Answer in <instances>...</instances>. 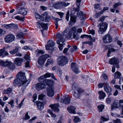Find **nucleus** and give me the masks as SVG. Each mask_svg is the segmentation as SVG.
<instances>
[{"mask_svg":"<svg viewBox=\"0 0 123 123\" xmlns=\"http://www.w3.org/2000/svg\"><path fill=\"white\" fill-rule=\"evenodd\" d=\"M25 73L20 72L17 75V78L13 81V84L16 86H23V88H25L28 86L30 83V81L27 80L25 76Z\"/></svg>","mask_w":123,"mask_h":123,"instance_id":"f257e3e1","label":"nucleus"},{"mask_svg":"<svg viewBox=\"0 0 123 123\" xmlns=\"http://www.w3.org/2000/svg\"><path fill=\"white\" fill-rule=\"evenodd\" d=\"M25 2H21L16 5L17 10L18 13L21 14L23 15H26L27 12L24 7L25 6Z\"/></svg>","mask_w":123,"mask_h":123,"instance_id":"f03ea898","label":"nucleus"},{"mask_svg":"<svg viewBox=\"0 0 123 123\" xmlns=\"http://www.w3.org/2000/svg\"><path fill=\"white\" fill-rule=\"evenodd\" d=\"M57 62L59 65L63 66L68 63V59L64 56H61L58 58Z\"/></svg>","mask_w":123,"mask_h":123,"instance_id":"7ed1b4c3","label":"nucleus"},{"mask_svg":"<svg viewBox=\"0 0 123 123\" xmlns=\"http://www.w3.org/2000/svg\"><path fill=\"white\" fill-rule=\"evenodd\" d=\"M119 103L115 102L111 105V109L113 110L114 108H117L119 106L122 109L121 115H123V100H120L119 101Z\"/></svg>","mask_w":123,"mask_h":123,"instance_id":"20e7f679","label":"nucleus"},{"mask_svg":"<svg viewBox=\"0 0 123 123\" xmlns=\"http://www.w3.org/2000/svg\"><path fill=\"white\" fill-rule=\"evenodd\" d=\"M68 32V30L66 29L63 32H62L61 34L58 33L56 35L57 37V39L60 40V42L62 43L63 45L65 44L64 43L65 41V39L63 37L67 34V33Z\"/></svg>","mask_w":123,"mask_h":123,"instance_id":"39448f33","label":"nucleus"},{"mask_svg":"<svg viewBox=\"0 0 123 123\" xmlns=\"http://www.w3.org/2000/svg\"><path fill=\"white\" fill-rule=\"evenodd\" d=\"M15 37L14 35L12 33L7 35L5 37V41L7 43H11L14 41Z\"/></svg>","mask_w":123,"mask_h":123,"instance_id":"423d86ee","label":"nucleus"},{"mask_svg":"<svg viewBox=\"0 0 123 123\" xmlns=\"http://www.w3.org/2000/svg\"><path fill=\"white\" fill-rule=\"evenodd\" d=\"M50 56L48 54L43 55L40 57L38 61V63L40 65L43 64L47 59L50 57Z\"/></svg>","mask_w":123,"mask_h":123,"instance_id":"0eeeda50","label":"nucleus"},{"mask_svg":"<svg viewBox=\"0 0 123 123\" xmlns=\"http://www.w3.org/2000/svg\"><path fill=\"white\" fill-rule=\"evenodd\" d=\"M73 89L74 90V96L75 98H78L80 97V93L84 92V90L82 89L77 88H75V89L73 88Z\"/></svg>","mask_w":123,"mask_h":123,"instance_id":"6e6552de","label":"nucleus"},{"mask_svg":"<svg viewBox=\"0 0 123 123\" xmlns=\"http://www.w3.org/2000/svg\"><path fill=\"white\" fill-rule=\"evenodd\" d=\"M69 3H66L65 2H62L56 3L53 5V7L56 9H59L62 6H68Z\"/></svg>","mask_w":123,"mask_h":123,"instance_id":"1a4fd4ad","label":"nucleus"},{"mask_svg":"<svg viewBox=\"0 0 123 123\" xmlns=\"http://www.w3.org/2000/svg\"><path fill=\"white\" fill-rule=\"evenodd\" d=\"M119 62L118 58L115 57L111 58L109 62V63L110 64L116 66V67L117 68H119V66L118 64Z\"/></svg>","mask_w":123,"mask_h":123,"instance_id":"9d476101","label":"nucleus"},{"mask_svg":"<svg viewBox=\"0 0 123 123\" xmlns=\"http://www.w3.org/2000/svg\"><path fill=\"white\" fill-rule=\"evenodd\" d=\"M39 82H43L45 85L48 86H51L53 85L54 82L52 80L44 79H40Z\"/></svg>","mask_w":123,"mask_h":123,"instance_id":"9b49d317","label":"nucleus"},{"mask_svg":"<svg viewBox=\"0 0 123 123\" xmlns=\"http://www.w3.org/2000/svg\"><path fill=\"white\" fill-rule=\"evenodd\" d=\"M50 18L48 16V13L45 12L41 16L40 20L44 22H48L50 21Z\"/></svg>","mask_w":123,"mask_h":123,"instance_id":"f8f14e48","label":"nucleus"},{"mask_svg":"<svg viewBox=\"0 0 123 123\" xmlns=\"http://www.w3.org/2000/svg\"><path fill=\"white\" fill-rule=\"evenodd\" d=\"M37 26L39 29L42 27L44 30H46L47 28L48 24H45L41 22L40 21H38L37 23Z\"/></svg>","mask_w":123,"mask_h":123,"instance_id":"ddd939ff","label":"nucleus"},{"mask_svg":"<svg viewBox=\"0 0 123 123\" xmlns=\"http://www.w3.org/2000/svg\"><path fill=\"white\" fill-rule=\"evenodd\" d=\"M112 41V38L109 34H106L103 37V41L105 43H109Z\"/></svg>","mask_w":123,"mask_h":123,"instance_id":"4468645a","label":"nucleus"},{"mask_svg":"<svg viewBox=\"0 0 123 123\" xmlns=\"http://www.w3.org/2000/svg\"><path fill=\"white\" fill-rule=\"evenodd\" d=\"M40 82L37 84L36 85V88L38 91L40 90L43 88H45L46 87L45 84L43 82Z\"/></svg>","mask_w":123,"mask_h":123,"instance_id":"2eb2a0df","label":"nucleus"},{"mask_svg":"<svg viewBox=\"0 0 123 123\" xmlns=\"http://www.w3.org/2000/svg\"><path fill=\"white\" fill-rule=\"evenodd\" d=\"M71 68L73 71L76 73L78 74L80 72L79 68L75 63L72 62L71 63Z\"/></svg>","mask_w":123,"mask_h":123,"instance_id":"dca6fc26","label":"nucleus"},{"mask_svg":"<svg viewBox=\"0 0 123 123\" xmlns=\"http://www.w3.org/2000/svg\"><path fill=\"white\" fill-rule=\"evenodd\" d=\"M23 59L21 58H16L14 61V62L16 65L18 66H20L23 62Z\"/></svg>","mask_w":123,"mask_h":123,"instance_id":"f3484780","label":"nucleus"},{"mask_svg":"<svg viewBox=\"0 0 123 123\" xmlns=\"http://www.w3.org/2000/svg\"><path fill=\"white\" fill-rule=\"evenodd\" d=\"M104 89L105 91L107 93H110L112 91V89L109 85L107 82L104 86Z\"/></svg>","mask_w":123,"mask_h":123,"instance_id":"a211bd4d","label":"nucleus"},{"mask_svg":"<svg viewBox=\"0 0 123 123\" xmlns=\"http://www.w3.org/2000/svg\"><path fill=\"white\" fill-rule=\"evenodd\" d=\"M48 44L45 45V48L47 50H49V47H52L55 45L54 42L52 40H49L48 42Z\"/></svg>","mask_w":123,"mask_h":123,"instance_id":"6ab92c4d","label":"nucleus"},{"mask_svg":"<svg viewBox=\"0 0 123 123\" xmlns=\"http://www.w3.org/2000/svg\"><path fill=\"white\" fill-rule=\"evenodd\" d=\"M47 94L49 97H52L54 95L53 88L51 87H49L47 89Z\"/></svg>","mask_w":123,"mask_h":123,"instance_id":"aec40b11","label":"nucleus"},{"mask_svg":"<svg viewBox=\"0 0 123 123\" xmlns=\"http://www.w3.org/2000/svg\"><path fill=\"white\" fill-rule=\"evenodd\" d=\"M59 105L58 104H56L54 105H50L49 107H51L55 112H58L59 111L58 107Z\"/></svg>","mask_w":123,"mask_h":123,"instance_id":"412c9836","label":"nucleus"},{"mask_svg":"<svg viewBox=\"0 0 123 123\" xmlns=\"http://www.w3.org/2000/svg\"><path fill=\"white\" fill-rule=\"evenodd\" d=\"M53 74L51 73H46L44 75H42L40 76L39 78V81L40 79H46V78L48 77H49L53 76Z\"/></svg>","mask_w":123,"mask_h":123,"instance_id":"4be33fe9","label":"nucleus"},{"mask_svg":"<svg viewBox=\"0 0 123 123\" xmlns=\"http://www.w3.org/2000/svg\"><path fill=\"white\" fill-rule=\"evenodd\" d=\"M75 107L73 106H71L67 108V110L70 113L75 114L76 112Z\"/></svg>","mask_w":123,"mask_h":123,"instance_id":"5701e85b","label":"nucleus"},{"mask_svg":"<svg viewBox=\"0 0 123 123\" xmlns=\"http://www.w3.org/2000/svg\"><path fill=\"white\" fill-rule=\"evenodd\" d=\"M7 65L6 67L9 68L11 69L12 70H14L15 68V66L14 64L13 63L9 61H8L7 63Z\"/></svg>","mask_w":123,"mask_h":123,"instance_id":"b1692460","label":"nucleus"},{"mask_svg":"<svg viewBox=\"0 0 123 123\" xmlns=\"http://www.w3.org/2000/svg\"><path fill=\"white\" fill-rule=\"evenodd\" d=\"M36 104L38 108L40 110H42L44 108V104L42 102L37 101Z\"/></svg>","mask_w":123,"mask_h":123,"instance_id":"393cba45","label":"nucleus"},{"mask_svg":"<svg viewBox=\"0 0 123 123\" xmlns=\"http://www.w3.org/2000/svg\"><path fill=\"white\" fill-rule=\"evenodd\" d=\"M5 49L4 48L0 49V56H2L3 57L9 55V53L5 51Z\"/></svg>","mask_w":123,"mask_h":123,"instance_id":"a878e982","label":"nucleus"},{"mask_svg":"<svg viewBox=\"0 0 123 123\" xmlns=\"http://www.w3.org/2000/svg\"><path fill=\"white\" fill-rule=\"evenodd\" d=\"M77 13V15L78 17H79L81 19H85L86 18L85 15L84 14L82 11H80Z\"/></svg>","mask_w":123,"mask_h":123,"instance_id":"bb28decb","label":"nucleus"},{"mask_svg":"<svg viewBox=\"0 0 123 123\" xmlns=\"http://www.w3.org/2000/svg\"><path fill=\"white\" fill-rule=\"evenodd\" d=\"M99 94V98L101 99H103L106 96V95L105 93L102 91H100L98 92Z\"/></svg>","mask_w":123,"mask_h":123,"instance_id":"cd10ccee","label":"nucleus"},{"mask_svg":"<svg viewBox=\"0 0 123 123\" xmlns=\"http://www.w3.org/2000/svg\"><path fill=\"white\" fill-rule=\"evenodd\" d=\"M8 61V60H6L5 61L3 60H1L0 61V66L4 67H6Z\"/></svg>","mask_w":123,"mask_h":123,"instance_id":"c85d7f7f","label":"nucleus"},{"mask_svg":"<svg viewBox=\"0 0 123 123\" xmlns=\"http://www.w3.org/2000/svg\"><path fill=\"white\" fill-rule=\"evenodd\" d=\"M61 102L66 104H69L70 102V99L68 98H66L65 99H62L61 100Z\"/></svg>","mask_w":123,"mask_h":123,"instance_id":"c756f323","label":"nucleus"},{"mask_svg":"<svg viewBox=\"0 0 123 123\" xmlns=\"http://www.w3.org/2000/svg\"><path fill=\"white\" fill-rule=\"evenodd\" d=\"M76 1L77 7V8H75V11L78 12L80 10V3L81 1V0H76Z\"/></svg>","mask_w":123,"mask_h":123,"instance_id":"7c9ffc66","label":"nucleus"},{"mask_svg":"<svg viewBox=\"0 0 123 123\" xmlns=\"http://www.w3.org/2000/svg\"><path fill=\"white\" fill-rule=\"evenodd\" d=\"M76 16H71L70 23L71 24H72L73 22L75 23L76 22Z\"/></svg>","mask_w":123,"mask_h":123,"instance_id":"2f4dec72","label":"nucleus"},{"mask_svg":"<svg viewBox=\"0 0 123 123\" xmlns=\"http://www.w3.org/2000/svg\"><path fill=\"white\" fill-rule=\"evenodd\" d=\"M107 24L105 23H103L101 24V23L99 25L100 27L104 28L106 30L107 28Z\"/></svg>","mask_w":123,"mask_h":123,"instance_id":"473e14b6","label":"nucleus"},{"mask_svg":"<svg viewBox=\"0 0 123 123\" xmlns=\"http://www.w3.org/2000/svg\"><path fill=\"white\" fill-rule=\"evenodd\" d=\"M19 50V48H16L15 49L10 51V53L12 55L18 52Z\"/></svg>","mask_w":123,"mask_h":123,"instance_id":"72a5a7b5","label":"nucleus"},{"mask_svg":"<svg viewBox=\"0 0 123 123\" xmlns=\"http://www.w3.org/2000/svg\"><path fill=\"white\" fill-rule=\"evenodd\" d=\"M60 42L59 40H58L56 41L57 43L59 45L58 47L59 48L60 51H62L63 47V45L62 44L60 43Z\"/></svg>","mask_w":123,"mask_h":123,"instance_id":"f704fd0d","label":"nucleus"},{"mask_svg":"<svg viewBox=\"0 0 123 123\" xmlns=\"http://www.w3.org/2000/svg\"><path fill=\"white\" fill-rule=\"evenodd\" d=\"M111 95V94L110 93L108 96V98H107L106 100V102L108 103H110L114 98L113 97H110V96Z\"/></svg>","mask_w":123,"mask_h":123,"instance_id":"c9c22d12","label":"nucleus"},{"mask_svg":"<svg viewBox=\"0 0 123 123\" xmlns=\"http://www.w3.org/2000/svg\"><path fill=\"white\" fill-rule=\"evenodd\" d=\"M115 78L119 79L121 77V74L119 71H117L115 74Z\"/></svg>","mask_w":123,"mask_h":123,"instance_id":"e433bc0d","label":"nucleus"},{"mask_svg":"<svg viewBox=\"0 0 123 123\" xmlns=\"http://www.w3.org/2000/svg\"><path fill=\"white\" fill-rule=\"evenodd\" d=\"M73 37L76 40H78L80 37L79 35L76 32H75L73 35Z\"/></svg>","mask_w":123,"mask_h":123,"instance_id":"4c0bfd02","label":"nucleus"},{"mask_svg":"<svg viewBox=\"0 0 123 123\" xmlns=\"http://www.w3.org/2000/svg\"><path fill=\"white\" fill-rule=\"evenodd\" d=\"M16 25L14 24H11L7 25L5 26V27L7 29H9L10 28H13L16 27Z\"/></svg>","mask_w":123,"mask_h":123,"instance_id":"58836bf2","label":"nucleus"},{"mask_svg":"<svg viewBox=\"0 0 123 123\" xmlns=\"http://www.w3.org/2000/svg\"><path fill=\"white\" fill-rule=\"evenodd\" d=\"M12 91V89L11 88H8L6 90H5L4 91L5 94H8L11 93Z\"/></svg>","mask_w":123,"mask_h":123,"instance_id":"ea45409f","label":"nucleus"},{"mask_svg":"<svg viewBox=\"0 0 123 123\" xmlns=\"http://www.w3.org/2000/svg\"><path fill=\"white\" fill-rule=\"evenodd\" d=\"M54 62V61L53 60L51 59H48L47 61L46 64V67H47L50 64L52 63L53 62Z\"/></svg>","mask_w":123,"mask_h":123,"instance_id":"a19ab883","label":"nucleus"},{"mask_svg":"<svg viewBox=\"0 0 123 123\" xmlns=\"http://www.w3.org/2000/svg\"><path fill=\"white\" fill-rule=\"evenodd\" d=\"M30 118V117L28 115V112H27L25 114V116L23 117V120H26L29 119Z\"/></svg>","mask_w":123,"mask_h":123,"instance_id":"79ce46f5","label":"nucleus"},{"mask_svg":"<svg viewBox=\"0 0 123 123\" xmlns=\"http://www.w3.org/2000/svg\"><path fill=\"white\" fill-rule=\"evenodd\" d=\"M77 47L76 46H75L71 47L70 49V51L71 52L75 51L77 50Z\"/></svg>","mask_w":123,"mask_h":123,"instance_id":"37998d69","label":"nucleus"},{"mask_svg":"<svg viewBox=\"0 0 123 123\" xmlns=\"http://www.w3.org/2000/svg\"><path fill=\"white\" fill-rule=\"evenodd\" d=\"M115 51V49L113 48H111L109 50L107 55L108 57L110 56V54L111 52H114Z\"/></svg>","mask_w":123,"mask_h":123,"instance_id":"c03bdc74","label":"nucleus"},{"mask_svg":"<svg viewBox=\"0 0 123 123\" xmlns=\"http://www.w3.org/2000/svg\"><path fill=\"white\" fill-rule=\"evenodd\" d=\"M98 108L99 111L101 112L104 108V105H98Z\"/></svg>","mask_w":123,"mask_h":123,"instance_id":"a18cd8bd","label":"nucleus"},{"mask_svg":"<svg viewBox=\"0 0 123 123\" xmlns=\"http://www.w3.org/2000/svg\"><path fill=\"white\" fill-rule=\"evenodd\" d=\"M52 18L55 20V24L57 25V24H58V21L59 20H62L61 19H59L58 18H55L53 17L52 16Z\"/></svg>","mask_w":123,"mask_h":123,"instance_id":"49530a36","label":"nucleus"},{"mask_svg":"<svg viewBox=\"0 0 123 123\" xmlns=\"http://www.w3.org/2000/svg\"><path fill=\"white\" fill-rule=\"evenodd\" d=\"M74 123H77L79 122L80 120L79 117L77 116L74 117Z\"/></svg>","mask_w":123,"mask_h":123,"instance_id":"de8ad7c7","label":"nucleus"},{"mask_svg":"<svg viewBox=\"0 0 123 123\" xmlns=\"http://www.w3.org/2000/svg\"><path fill=\"white\" fill-rule=\"evenodd\" d=\"M37 55L39 54H43L44 53V51L42 50H37L36 51Z\"/></svg>","mask_w":123,"mask_h":123,"instance_id":"09e8293b","label":"nucleus"},{"mask_svg":"<svg viewBox=\"0 0 123 123\" xmlns=\"http://www.w3.org/2000/svg\"><path fill=\"white\" fill-rule=\"evenodd\" d=\"M106 29L102 28L100 27L99 28V30L98 31V32L100 34H102L105 31Z\"/></svg>","mask_w":123,"mask_h":123,"instance_id":"8fccbe9b","label":"nucleus"},{"mask_svg":"<svg viewBox=\"0 0 123 123\" xmlns=\"http://www.w3.org/2000/svg\"><path fill=\"white\" fill-rule=\"evenodd\" d=\"M122 3L120 2H118L115 3L113 6L114 8L116 9L118 6L121 5Z\"/></svg>","mask_w":123,"mask_h":123,"instance_id":"3c124183","label":"nucleus"},{"mask_svg":"<svg viewBox=\"0 0 123 123\" xmlns=\"http://www.w3.org/2000/svg\"><path fill=\"white\" fill-rule=\"evenodd\" d=\"M45 96L43 95V94H41L39 95L38 99L40 100H43L44 99V97Z\"/></svg>","mask_w":123,"mask_h":123,"instance_id":"603ef678","label":"nucleus"},{"mask_svg":"<svg viewBox=\"0 0 123 123\" xmlns=\"http://www.w3.org/2000/svg\"><path fill=\"white\" fill-rule=\"evenodd\" d=\"M86 37L89 38V39L91 41H92L93 42L95 41V39L92 38L91 35H87Z\"/></svg>","mask_w":123,"mask_h":123,"instance_id":"864d4df0","label":"nucleus"},{"mask_svg":"<svg viewBox=\"0 0 123 123\" xmlns=\"http://www.w3.org/2000/svg\"><path fill=\"white\" fill-rule=\"evenodd\" d=\"M62 73V72L61 69H59L57 71V74L59 76H61Z\"/></svg>","mask_w":123,"mask_h":123,"instance_id":"5fc2aeb1","label":"nucleus"},{"mask_svg":"<svg viewBox=\"0 0 123 123\" xmlns=\"http://www.w3.org/2000/svg\"><path fill=\"white\" fill-rule=\"evenodd\" d=\"M41 16H40L38 13H36L35 14V16L36 19H40Z\"/></svg>","mask_w":123,"mask_h":123,"instance_id":"6e6d98bb","label":"nucleus"},{"mask_svg":"<svg viewBox=\"0 0 123 123\" xmlns=\"http://www.w3.org/2000/svg\"><path fill=\"white\" fill-rule=\"evenodd\" d=\"M24 35L23 33L22 32H21L19 33L17 37L18 38H20L22 37Z\"/></svg>","mask_w":123,"mask_h":123,"instance_id":"4d7b16f0","label":"nucleus"},{"mask_svg":"<svg viewBox=\"0 0 123 123\" xmlns=\"http://www.w3.org/2000/svg\"><path fill=\"white\" fill-rule=\"evenodd\" d=\"M114 123H122L120 119L117 118L116 120L113 121Z\"/></svg>","mask_w":123,"mask_h":123,"instance_id":"13d9d810","label":"nucleus"},{"mask_svg":"<svg viewBox=\"0 0 123 123\" xmlns=\"http://www.w3.org/2000/svg\"><path fill=\"white\" fill-rule=\"evenodd\" d=\"M106 83H100L98 85V87L99 88H102L103 86H104Z\"/></svg>","mask_w":123,"mask_h":123,"instance_id":"bf43d9fd","label":"nucleus"},{"mask_svg":"<svg viewBox=\"0 0 123 123\" xmlns=\"http://www.w3.org/2000/svg\"><path fill=\"white\" fill-rule=\"evenodd\" d=\"M57 13L60 16V18H62L64 14V13L61 12H57Z\"/></svg>","mask_w":123,"mask_h":123,"instance_id":"052dcab7","label":"nucleus"},{"mask_svg":"<svg viewBox=\"0 0 123 123\" xmlns=\"http://www.w3.org/2000/svg\"><path fill=\"white\" fill-rule=\"evenodd\" d=\"M37 97V94H35L33 95V102L34 101L36 100Z\"/></svg>","mask_w":123,"mask_h":123,"instance_id":"680f3d73","label":"nucleus"},{"mask_svg":"<svg viewBox=\"0 0 123 123\" xmlns=\"http://www.w3.org/2000/svg\"><path fill=\"white\" fill-rule=\"evenodd\" d=\"M30 64V62H29V61H27L25 63V67L26 68H29V67H30V66L29 65Z\"/></svg>","mask_w":123,"mask_h":123,"instance_id":"e2e57ef3","label":"nucleus"},{"mask_svg":"<svg viewBox=\"0 0 123 123\" xmlns=\"http://www.w3.org/2000/svg\"><path fill=\"white\" fill-rule=\"evenodd\" d=\"M69 12H68L66 15V19L68 21L69 20Z\"/></svg>","mask_w":123,"mask_h":123,"instance_id":"0e129e2a","label":"nucleus"},{"mask_svg":"<svg viewBox=\"0 0 123 123\" xmlns=\"http://www.w3.org/2000/svg\"><path fill=\"white\" fill-rule=\"evenodd\" d=\"M105 16H103L101 17L98 20V21H101L103 22V21L105 20Z\"/></svg>","mask_w":123,"mask_h":123,"instance_id":"69168bd1","label":"nucleus"},{"mask_svg":"<svg viewBox=\"0 0 123 123\" xmlns=\"http://www.w3.org/2000/svg\"><path fill=\"white\" fill-rule=\"evenodd\" d=\"M8 103L11 105V107H13L14 106V100H12L10 102H8Z\"/></svg>","mask_w":123,"mask_h":123,"instance_id":"338daca9","label":"nucleus"},{"mask_svg":"<svg viewBox=\"0 0 123 123\" xmlns=\"http://www.w3.org/2000/svg\"><path fill=\"white\" fill-rule=\"evenodd\" d=\"M15 18L16 19L18 20H20L21 21L23 20V19L22 18H20V17L18 16H17L15 17Z\"/></svg>","mask_w":123,"mask_h":123,"instance_id":"774afa93","label":"nucleus"}]
</instances>
